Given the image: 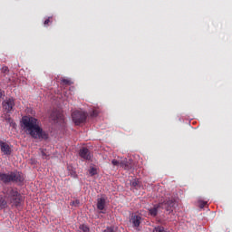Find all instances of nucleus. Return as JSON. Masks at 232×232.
Instances as JSON below:
<instances>
[{"label": "nucleus", "mask_w": 232, "mask_h": 232, "mask_svg": "<svg viewBox=\"0 0 232 232\" xmlns=\"http://www.w3.org/2000/svg\"><path fill=\"white\" fill-rule=\"evenodd\" d=\"M133 162L131 160H121V168H124L125 169H131L133 168Z\"/></svg>", "instance_id": "nucleus-11"}, {"label": "nucleus", "mask_w": 232, "mask_h": 232, "mask_svg": "<svg viewBox=\"0 0 232 232\" xmlns=\"http://www.w3.org/2000/svg\"><path fill=\"white\" fill-rule=\"evenodd\" d=\"M79 155L82 159H83V160H92V159L93 158V155L92 154L90 150L84 147L80 150Z\"/></svg>", "instance_id": "nucleus-8"}, {"label": "nucleus", "mask_w": 232, "mask_h": 232, "mask_svg": "<svg viewBox=\"0 0 232 232\" xmlns=\"http://www.w3.org/2000/svg\"><path fill=\"white\" fill-rule=\"evenodd\" d=\"M130 222L132 224V227L136 229V231H140V222H142V217L139 215H132L130 218Z\"/></svg>", "instance_id": "nucleus-9"}, {"label": "nucleus", "mask_w": 232, "mask_h": 232, "mask_svg": "<svg viewBox=\"0 0 232 232\" xmlns=\"http://www.w3.org/2000/svg\"><path fill=\"white\" fill-rule=\"evenodd\" d=\"M2 108L4 111L6 113H10L11 111H14V108H15V99L14 98H6L2 102Z\"/></svg>", "instance_id": "nucleus-6"}, {"label": "nucleus", "mask_w": 232, "mask_h": 232, "mask_svg": "<svg viewBox=\"0 0 232 232\" xmlns=\"http://www.w3.org/2000/svg\"><path fill=\"white\" fill-rule=\"evenodd\" d=\"M206 206H208V201H200L199 202V207L202 208H206Z\"/></svg>", "instance_id": "nucleus-24"}, {"label": "nucleus", "mask_w": 232, "mask_h": 232, "mask_svg": "<svg viewBox=\"0 0 232 232\" xmlns=\"http://www.w3.org/2000/svg\"><path fill=\"white\" fill-rule=\"evenodd\" d=\"M61 84H63V86H72V84H73V82H72V81L69 79L63 78Z\"/></svg>", "instance_id": "nucleus-14"}, {"label": "nucleus", "mask_w": 232, "mask_h": 232, "mask_svg": "<svg viewBox=\"0 0 232 232\" xmlns=\"http://www.w3.org/2000/svg\"><path fill=\"white\" fill-rule=\"evenodd\" d=\"M72 122L76 126H79L81 124H83V122H86V119H88V114L83 111H74L72 113Z\"/></svg>", "instance_id": "nucleus-5"}, {"label": "nucleus", "mask_w": 232, "mask_h": 232, "mask_svg": "<svg viewBox=\"0 0 232 232\" xmlns=\"http://www.w3.org/2000/svg\"><path fill=\"white\" fill-rule=\"evenodd\" d=\"M104 208H106V198H99L97 199V209H99L101 213H104Z\"/></svg>", "instance_id": "nucleus-10"}, {"label": "nucleus", "mask_w": 232, "mask_h": 232, "mask_svg": "<svg viewBox=\"0 0 232 232\" xmlns=\"http://www.w3.org/2000/svg\"><path fill=\"white\" fill-rule=\"evenodd\" d=\"M5 121L10 124V126H15V122H14V120L10 116L6 117Z\"/></svg>", "instance_id": "nucleus-18"}, {"label": "nucleus", "mask_w": 232, "mask_h": 232, "mask_svg": "<svg viewBox=\"0 0 232 232\" xmlns=\"http://www.w3.org/2000/svg\"><path fill=\"white\" fill-rule=\"evenodd\" d=\"M5 97V91H0V99Z\"/></svg>", "instance_id": "nucleus-26"}, {"label": "nucleus", "mask_w": 232, "mask_h": 232, "mask_svg": "<svg viewBox=\"0 0 232 232\" xmlns=\"http://www.w3.org/2000/svg\"><path fill=\"white\" fill-rule=\"evenodd\" d=\"M152 232H169V230L166 229L162 226H157L153 228Z\"/></svg>", "instance_id": "nucleus-13"}, {"label": "nucleus", "mask_w": 232, "mask_h": 232, "mask_svg": "<svg viewBox=\"0 0 232 232\" xmlns=\"http://www.w3.org/2000/svg\"><path fill=\"white\" fill-rule=\"evenodd\" d=\"M111 164L113 166H121V161L117 160H111Z\"/></svg>", "instance_id": "nucleus-22"}, {"label": "nucleus", "mask_w": 232, "mask_h": 232, "mask_svg": "<svg viewBox=\"0 0 232 232\" xmlns=\"http://www.w3.org/2000/svg\"><path fill=\"white\" fill-rule=\"evenodd\" d=\"M23 131L36 140H48L49 135L40 125L39 120L32 116H24L21 121Z\"/></svg>", "instance_id": "nucleus-1"}, {"label": "nucleus", "mask_w": 232, "mask_h": 232, "mask_svg": "<svg viewBox=\"0 0 232 232\" xmlns=\"http://www.w3.org/2000/svg\"><path fill=\"white\" fill-rule=\"evenodd\" d=\"M44 26H48V24H50V17L44 22Z\"/></svg>", "instance_id": "nucleus-25"}, {"label": "nucleus", "mask_w": 232, "mask_h": 232, "mask_svg": "<svg viewBox=\"0 0 232 232\" xmlns=\"http://www.w3.org/2000/svg\"><path fill=\"white\" fill-rule=\"evenodd\" d=\"M0 182L3 184H10V182H14L15 184H23L24 182V175L19 171H12L9 174L5 172H0Z\"/></svg>", "instance_id": "nucleus-2"}, {"label": "nucleus", "mask_w": 232, "mask_h": 232, "mask_svg": "<svg viewBox=\"0 0 232 232\" xmlns=\"http://www.w3.org/2000/svg\"><path fill=\"white\" fill-rule=\"evenodd\" d=\"M173 208H175V199L169 198L164 200L163 202L155 205L152 208L149 209V213L150 217H157L160 209H166V211L171 213V211H173Z\"/></svg>", "instance_id": "nucleus-3"}, {"label": "nucleus", "mask_w": 232, "mask_h": 232, "mask_svg": "<svg viewBox=\"0 0 232 232\" xmlns=\"http://www.w3.org/2000/svg\"><path fill=\"white\" fill-rule=\"evenodd\" d=\"M79 229L80 232H90V227L86 225H80Z\"/></svg>", "instance_id": "nucleus-16"}, {"label": "nucleus", "mask_w": 232, "mask_h": 232, "mask_svg": "<svg viewBox=\"0 0 232 232\" xmlns=\"http://www.w3.org/2000/svg\"><path fill=\"white\" fill-rule=\"evenodd\" d=\"M6 195L13 206H15L16 208L21 206V202H23V196L20 195L17 188H9Z\"/></svg>", "instance_id": "nucleus-4"}, {"label": "nucleus", "mask_w": 232, "mask_h": 232, "mask_svg": "<svg viewBox=\"0 0 232 232\" xmlns=\"http://www.w3.org/2000/svg\"><path fill=\"white\" fill-rule=\"evenodd\" d=\"M97 115H99V111L98 110H93L91 112V117H97Z\"/></svg>", "instance_id": "nucleus-21"}, {"label": "nucleus", "mask_w": 232, "mask_h": 232, "mask_svg": "<svg viewBox=\"0 0 232 232\" xmlns=\"http://www.w3.org/2000/svg\"><path fill=\"white\" fill-rule=\"evenodd\" d=\"M51 119L53 121H59V119H63V114L57 111H53L52 113H51Z\"/></svg>", "instance_id": "nucleus-12"}, {"label": "nucleus", "mask_w": 232, "mask_h": 232, "mask_svg": "<svg viewBox=\"0 0 232 232\" xmlns=\"http://www.w3.org/2000/svg\"><path fill=\"white\" fill-rule=\"evenodd\" d=\"M2 73H5V75H7L8 72H10V70L8 69L7 66H3L1 69Z\"/></svg>", "instance_id": "nucleus-19"}, {"label": "nucleus", "mask_w": 232, "mask_h": 232, "mask_svg": "<svg viewBox=\"0 0 232 232\" xmlns=\"http://www.w3.org/2000/svg\"><path fill=\"white\" fill-rule=\"evenodd\" d=\"M89 174L91 175V177H93V176L97 175V169L92 167V168L89 169Z\"/></svg>", "instance_id": "nucleus-17"}, {"label": "nucleus", "mask_w": 232, "mask_h": 232, "mask_svg": "<svg viewBox=\"0 0 232 232\" xmlns=\"http://www.w3.org/2000/svg\"><path fill=\"white\" fill-rule=\"evenodd\" d=\"M80 204L81 201L79 199H76L71 203V206H75V208H77V206H79Z\"/></svg>", "instance_id": "nucleus-20"}, {"label": "nucleus", "mask_w": 232, "mask_h": 232, "mask_svg": "<svg viewBox=\"0 0 232 232\" xmlns=\"http://www.w3.org/2000/svg\"><path fill=\"white\" fill-rule=\"evenodd\" d=\"M0 208H6V200L5 199L0 200Z\"/></svg>", "instance_id": "nucleus-23"}, {"label": "nucleus", "mask_w": 232, "mask_h": 232, "mask_svg": "<svg viewBox=\"0 0 232 232\" xmlns=\"http://www.w3.org/2000/svg\"><path fill=\"white\" fill-rule=\"evenodd\" d=\"M0 150L4 155H12V145L0 140Z\"/></svg>", "instance_id": "nucleus-7"}, {"label": "nucleus", "mask_w": 232, "mask_h": 232, "mask_svg": "<svg viewBox=\"0 0 232 232\" xmlns=\"http://www.w3.org/2000/svg\"><path fill=\"white\" fill-rule=\"evenodd\" d=\"M130 186L131 188H135L136 189L140 188V181H139V179H134L132 181H130Z\"/></svg>", "instance_id": "nucleus-15"}, {"label": "nucleus", "mask_w": 232, "mask_h": 232, "mask_svg": "<svg viewBox=\"0 0 232 232\" xmlns=\"http://www.w3.org/2000/svg\"><path fill=\"white\" fill-rule=\"evenodd\" d=\"M43 155H45L44 152H43Z\"/></svg>", "instance_id": "nucleus-27"}]
</instances>
